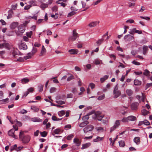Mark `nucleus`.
<instances>
[{
	"mask_svg": "<svg viewBox=\"0 0 152 152\" xmlns=\"http://www.w3.org/2000/svg\"><path fill=\"white\" fill-rule=\"evenodd\" d=\"M24 134L23 132L22 131H20L19 137L20 139L22 140L23 143H27L30 141V137L28 135L23 136Z\"/></svg>",
	"mask_w": 152,
	"mask_h": 152,
	"instance_id": "f257e3e1",
	"label": "nucleus"
},
{
	"mask_svg": "<svg viewBox=\"0 0 152 152\" xmlns=\"http://www.w3.org/2000/svg\"><path fill=\"white\" fill-rule=\"evenodd\" d=\"M137 119L136 117L133 115H130L127 117H124L121 119L123 123H128L129 121H134Z\"/></svg>",
	"mask_w": 152,
	"mask_h": 152,
	"instance_id": "f03ea898",
	"label": "nucleus"
},
{
	"mask_svg": "<svg viewBox=\"0 0 152 152\" xmlns=\"http://www.w3.org/2000/svg\"><path fill=\"white\" fill-rule=\"evenodd\" d=\"M104 117V115H101V113L100 111L95 112L92 116L93 118L97 119L99 121H101Z\"/></svg>",
	"mask_w": 152,
	"mask_h": 152,
	"instance_id": "7ed1b4c3",
	"label": "nucleus"
},
{
	"mask_svg": "<svg viewBox=\"0 0 152 152\" xmlns=\"http://www.w3.org/2000/svg\"><path fill=\"white\" fill-rule=\"evenodd\" d=\"M28 23V22L26 21V22L23 24V25H20L18 27V30L19 33H16V34L17 35H20V34L23 33L25 31V26L27 23Z\"/></svg>",
	"mask_w": 152,
	"mask_h": 152,
	"instance_id": "20e7f679",
	"label": "nucleus"
},
{
	"mask_svg": "<svg viewBox=\"0 0 152 152\" xmlns=\"http://www.w3.org/2000/svg\"><path fill=\"white\" fill-rule=\"evenodd\" d=\"M114 98H116L118 97L121 94V92L120 91L118 90V87L116 86L115 88L113 91Z\"/></svg>",
	"mask_w": 152,
	"mask_h": 152,
	"instance_id": "39448f33",
	"label": "nucleus"
},
{
	"mask_svg": "<svg viewBox=\"0 0 152 152\" xmlns=\"http://www.w3.org/2000/svg\"><path fill=\"white\" fill-rule=\"evenodd\" d=\"M94 127L92 125H88L86 126L83 129L84 133H87L89 131H92L94 129Z\"/></svg>",
	"mask_w": 152,
	"mask_h": 152,
	"instance_id": "423d86ee",
	"label": "nucleus"
},
{
	"mask_svg": "<svg viewBox=\"0 0 152 152\" xmlns=\"http://www.w3.org/2000/svg\"><path fill=\"white\" fill-rule=\"evenodd\" d=\"M139 104L137 102H134L132 104L131 108L133 110H136L138 109Z\"/></svg>",
	"mask_w": 152,
	"mask_h": 152,
	"instance_id": "0eeeda50",
	"label": "nucleus"
},
{
	"mask_svg": "<svg viewBox=\"0 0 152 152\" xmlns=\"http://www.w3.org/2000/svg\"><path fill=\"white\" fill-rule=\"evenodd\" d=\"M15 130L14 129H12L9 130L8 132V134L12 137L16 138V136L14 134Z\"/></svg>",
	"mask_w": 152,
	"mask_h": 152,
	"instance_id": "6e6552de",
	"label": "nucleus"
},
{
	"mask_svg": "<svg viewBox=\"0 0 152 152\" xmlns=\"http://www.w3.org/2000/svg\"><path fill=\"white\" fill-rule=\"evenodd\" d=\"M4 47H5V48L9 50L13 49V48L12 46L10 45L8 43H4Z\"/></svg>",
	"mask_w": 152,
	"mask_h": 152,
	"instance_id": "1a4fd4ad",
	"label": "nucleus"
},
{
	"mask_svg": "<svg viewBox=\"0 0 152 152\" xmlns=\"http://www.w3.org/2000/svg\"><path fill=\"white\" fill-rule=\"evenodd\" d=\"M124 38L126 40L130 41L133 39L134 37L130 34H128L125 35Z\"/></svg>",
	"mask_w": 152,
	"mask_h": 152,
	"instance_id": "9d476101",
	"label": "nucleus"
},
{
	"mask_svg": "<svg viewBox=\"0 0 152 152\" xmlns=\"http://www.w3.org/2000/svg\"><path fill=\"white\" fill-rule=\"evenodd\" d=\"M94 113V112L93 111L89 113L88 114L83 117L82 120L83 121H86L88 120L89 118V115H92Z\"/></svg>",
	"mask_w": 152,
	"mask_h": 152,
	"instance_id": "9b49d317",
	"label": "nucleus"
},
{
	"mask_svg": "<svg viewBox=\"0 0 152 152\" xmlns=\"http://www.w3.org/2000/svg\"><path fill=\"white\" fill-rule=\"evenodd\" d=\"M68 52L71 55L76 54L78 53L79 51L77 49H72L69 50H68Z\"/></svg>",
	"mask_w": 152,
	"mask_h": 152,
	"instance_id": "f8f14e48",
	"label": "nucleus"
},
{
	"mask_svg": "<svg viewBox=\"0 0 152 152\" xmlns=\"http://www.w3.org/2000/svg\"><path fill=\"white\" fill-rule=\"evenodd\" d=\"M81 4L82 6V8L84 9L83 11L86 10L89 8V7L86 4V3L83 1H81Z\"/></svg>",
	"mask_w": 152,
	"mask_h": 152,
	"instance_id": "ddd939ff",
	"label": "nucleus"
},
{
	"mask_svg": "<svg viewBox=\"0 0 152 152\" xmlns=\"http://www.w3.org/2000/svg\"><path fill=\"white\" fill-rule=\"evenodd\" d=\"M99 21H96L94 22H93L90 23L88 25V26H89L90 27H95L97 25H98L99 24Z\"/></svg>",
	"mask_w": 152,
	"mask_h": 152,
	"instance_id": "4468645a",
	"label": "nucleus"
},
{
	"mask_svg": "<svg viewBox=\"0 0 152 152\" xmlns=\"http://www.w3.org/2000/svg\"><path fill=\"white\" fill-rule=\"evenodd\" d=\"M19 48L20 49L26 50L27 48V46L25 43H22L19 45Z\"/></svg>",
	"mask_w": 152,
	"mask_h": 152,
	"instance_id": "2eb2a0df",
	"label": "nucleus"
},
{
	"mask_svg": "<svg viewBox=\"0 0 152 152\" xmlns=\"http://www.w3.org/2000/svg\"><path fill=\"white\" fill-rule=\"evenodd\" d=\"M73 142L77 146H78L80 145L81 142L78 138H75L73 140Z\"/></svg>",
	"mask_w": 152,
	"mask_h": 152,
	"instance_id": "dca6fc26",
	"label": "nucleus"
},
{
	"mask_svg": "<svg viewBox=\"0 0 152 152\" xmlns=\"http://www.w3.org/2000/svg\"><path fill=\"white\" fill-rule=\"evenodd\" d=\"M31 120L34 122H41L42 121V119L38 117H34L32 118Z\"/></svg>",
	"mask_w": 152,
	"mask_h": 152,
	"instance_id": "f3484780",
	"label": "nucleus"
},
{
	"mask_svg": "<svg viewBox=\"0 0 152 152\" xmlns=\"http://www.w3.org/2000/svg\"><path fill=\"white\" fill-rule=\"evenodd\" d=\"M18 23L17 22H14L12 23L10 25V27L12 29H14L17 27Z\"/></svg>",
	"mask_w": 152,
	"mask_h": 152,
	"instance_id": "a211bd4d",
	"label": "nucleus"
},
{
	"mask_svg": "<svg viewBox=\"0 0 152 152\" xmlns=\"http://www.w3.org/2000/svg\"><path fill=\"white\" fill-rule=\"evenodd\" d=\"M91 143L90 142H88L85 144H83L82 145L81 149H83L89 147L91 145Z\"/></svg>",
	"mask_w": 152,
	"mask_h": 152,
	"instance_id": "6ab92c4d",
	"label": "nucleus"
},
{
	"mask_svg": "<svg viewBox=\"0 0 152 152\" xmlns=\"http://www.w3.org/2000/svg\"><path fill=\"white\" fill-rule=\"evenodd\" d=\"M134 141L137 145H138L140 143V138L139 137H135L134 139Z\"/></svg>",
	"mask_w": 152,
	"mask_h": 152,
	"instance_id": "aec40b11",
	"label": "nucleus"
},
{
	"mask_svg": "<svg viewBox=\"0 0 152 152\" xmlns=\"http://www.w3.org/2000/svg\"><path fill=\"white\" fill-rule=\"evenodd\" d=\"M148 50V47L147 46L144 45L143 47V53L144 55H145Z\"/></svg>",
	"mask_w": 152,
	"mask_h": 152,
	"instance_id": "412c9836",
	"label": "nucleus"
},
{
	"mask_svg": "<svg viewBox=\"0 0 152 152\" xmlns=\"http://www.w3.org/2000/svg\"><path fill=\"white\" fill-rule=\"evenodd\" d=\"M10 122L12 124H16L17 126H22V124L21 122H20L18 121L17 120H15V121L14 122H12L11 121H10Z\"/></svg>",
	"mask_w": 152,
	"mask_h": 152,
	"instance_id": "4be33fe9",
	"label": "nucleus"
},
{
	"mask_svg": "<svg viewBox=\"0 0 152 152\" xmlns=\"http://www.w3.org/2000/svg\"><path fill=\"white\" fill-rule=\"evenodd\" d=\"M62 132L61 131V130L59 128H58L55 129L53 132L56 134H59L61 133H62Z\"/></svg>",
	"mask_w": 152,
	"mask_h": 152,
	"instance_id": "5701e85b",
	"label": "nucleus"
},
{
	"mask_svg": "<svg viewBox=\"0 0 152 152\" xmlns=\"http://www.w3.org/2000/svg\"><path fill=\"white\" fill-rule=\"evenodd\" d=\"M89 122L88 121H84L81 123L79 125V126L82 127L85 126L86 125L88 124Z\"/></svg>",
	"mask_w": 152,
	"mask_h": 152,
	"instance_id": "b1692460",
	"label": "nucleus"
},
{
	"mask_svg": "<svg viewBox=\"0 0 152 152\" xmlns=\"http://www.w3.org/2000/svg\"><path fill=\"white\" fill-rule=\"evenodd\" d=\"M32 56H33L31 54V53H29L27 54L26 56L24 57V59L25 60L30 59L31 58Z\"/></svg>",
	"mask_w": 152,
	"mask_h": 152,
	"instance_id": "393cba45",
	"label": "nucleus"
},
{
	"mask_svg": "<svg viewBox=\"0 0 152 152\" xmlns=\"http://www.w3.org/2000/svg\"><path fill=\"white\" fill-rule=\"evenodd\" d=\"M126 94L129 96H131L133 93V91L131 89H128L126 90Z\"/></svg>",
	"mask_w": 152,
	"mask_h": 152,
	"instance_id": "a878e982",
	"label": "nucleus"
},
{
	"mask_svg": "<svg viewBox=\"0 0 152 152\" xmlns=\"http://www.w3.org/2000/svg\"><path fill=\"white\" fill-rule=\"evenodd\" d=\"M48 5L47 3H42L40 7L42 10H44L45 8L48 7Z\"/></svg>",
	"mask_w": 152,
	"mask_h": 152,
	"instance_id": "bb28decb",
	"label": "nucleus"
},
{
	"mask_svg": "<svg viewBox=\"0 0 152 152\" xmlns=\"http://www.w3.org/2000/svg\"><path fill=\"white\" fill-rule=\"evenodd\" d=\"M109 76L108 75H105L103 77H102L100 78V82L101 83H102L104 82L105 80H107Z\"/></svg>",
	"mask_w": 152,
	"mask_h": 152,
	"instance_id": "cd10ccee",
	"label": "nucleus"
},
{
	"mask_svg": "<svg viewBox=\"0 0 152 152\" xmlns=\"http://www.w3.org/2000/svg\"><path fill=\"white\" fill-rule=\"evenodd\" d=\"M121 121L119 120H116L115 123L114 125L117 128L120 125Z\"/></svg>",
	"mask_w": 152,
	"mask_h": 152,
	"instance_id": "c85d7f7f",
	"label": "nucleus"
},
{
	"mask_svg": "<svg viewBox=\"0 0 152 152\" xmlns=\"http://www.w3.org/2000/svg\"><path fill=\"white\" fill-rule=\"evenodd\" d=\"M151 72H149L147 69H145V70L144 72L143 73V74L146 76H148V77L149 76H150L151 75Z\"/></svg>",
	"mask_w": 152,
	"mask_h": 152,
	"instance_id": "c756f323",
	"label": "nucleus"
},
{
	"mask_svg": "<svg viewBox=\"0 0 152 152\" xmlns=\"http://www.w3.org/2000/svg\"><path fill=\"white\" fill-rule=\"evenodd\" d=\"M37 51V48L33 47V49L31 50V54L33 56L35 54Z\"/></svg>",
	"mask_w": 152,
	"mask_h": 152,
	"instance_id": "7c9ffc66",
	"label": "nucleus"
},
{
	"mask_svg": "<svg viewBox=\"0 0 152 152\" xmlns=\"http://www.w3.org/2000/svg\"><path fill=\"white\" fill-rule=\"evenodd\" d=\"M103 139V137H98L96 139H94L93 140V141L94 142H97L100 141L102 140Z\"/></svg>",
	"mask_w": 152,
	"mask_h": 152,
	"instance_id": "2f4dec72",
	"label": "nucleus"
},
{
	"mask_svg": "<svg viewBox=\"0 0 152 152\" xmlns=\"http://www.w3.org/2000/svg\"><path fill=\"white\" fill-rule=\"evenodd\" d=\"M31 108L35 112H37L39 110V109L36 106H31Z\"/></svg>",
	"mask_w": 152,
	"mask_h": 152,
	"instance_id": "473e14b6",
	"label": "nucleus"
},
{
	"mask_svg": "<svg viewBox=\"0 0 152 152\" xmlns=\"http://www.w3.org/2000/svg\"><path fill=\"white\" fill-rule=\"evenodd\" d=\"M29 3L31 5H32L33 6L37 5V2L35 0L30 1Z\"/></svg>",
	"mask_w": 152,
	"mask_h": 152,
	"instance_id": "72a5a7b5",
	"label": "nucleus"
},
{
	"mask_svg": "<svg viewBox=\"0 0 152 152\" xmlns=\"http://www.w3.org/2000/svg\"><path fill=\"white\" fill-rule=\"evenodd\" d=\"M141 83V82L138 80H135L134 81V84L135 85H139Z\"/></svg>",
	"mask_w": 152,
	"mask_h": 152,
	"instance_id": "f704fd0d",
	"label": "nucleus"
},
{
	"mask_svg": "<svg viewBox=\"0 0 152 152\" xmlns=\"http://www.w3.org/2000/svg\"><path fill=\"white\" fill-rule=\"evenodd\" d=\"M65 114V111L64 110H61L58 112V114L60 117H61L63 116Z\"/></svg>",
	"mask_w": 152,
	"mask_h": 152,
	"instance_id": "c9c22d12",
	"label": "nucleus"
},
{
	"mask_svg": "<svg viewBox=\"0 0 152 152\" xmlns=\"http://www.w3.org/2000/svg\"><path fill=\"white\" fill-rule=\"evenodd\" d=\"M120 146L123 147L125 146V142L123 140H121L118 142Z\"/></svg>",
	"mask_w": 152,
	"mask_h": 152,
	"instance_id": "e433bc0d",
	"label": "nucleus"
},
{
	"mask_svg": "<svg viewBox=\"0 0 152 152\" xmlns=\"http://www.w3.org/2000/svg\"><path fill=\"white\" fill-rule=\"evenodd\" d=\"M40 133L42 137H45L47 136L48 132L46 131H44L40 132Z\"/></svg>",
	"mask_w": 152,
	"mask_h": 152,
	"instance_id": "4c0bfd02",
	"label": "nucleus"
},
{
	"mask_svg": "<svg viewBox=\"0 0 152 152\" xmlns=\"http://www.w3.org/2000/svg\"><path fill=\"white\" fill-rule=\"evenodd\" d=\"M46 52V50L45 49H42V50L41 51V53L39 56H42L45 54V53Z\"/></svg>",
	"mask_w": 152,
	"mask_h": 152,
	"instance_id": "58836bf2",
	"label": "nucleus"
},
{
	"mask_svg": "<svg viewBox=\"0 0 152 152\" xmlns=\"http://www.w3.org/2000/svg\"><path fill=\"white\" fill-rule=\"evenodd\" d=\"M52 119L53 121H58L61 120L62 119V118H57L56 116H53L52 117Z\"/></svg>",
	"mask_w": 152,
	"mask_h": 152,
	"instance_id": "ea45409f",
	"label": "nucleus"
},
{
	"mask_svg": "<svg viewBox=\"0 0 152 152\" xmlns=\"http://www.w3.org/2000/svg\"><path fill=\"white\" fill-rule=\"evenodd\" d=\"M9 100V99L8 98H6V99H3L2 100H0V103H6L8 102Z\"/></svg>",
	"mask_w": 152,
	"mask_h": 152,
	"instance_id": "a19ab883",
	"label": "nucleus"
},
{
	"mask_svg": "<svg viewBox=\"0 0 152 152\" xmlns=\"http://www.w3.org/2000/svg\"><path fill=\"white\" fill-rule=\"evenodd\" d=\"M29 79L26 78H24L22 79L21 82L23 83H26L28 82L29 81Z\"/></svg>",
	"mask_w": 152,
	"mask_h": 152,
	"instance_id": "79ce46f5",
	"label": "nucleus"
},
{
	"mask_svg": "<svg viewBox=\"0 0 152 152\" xmlns=\"http://www.w3.org/2000/svg\"><path fill=\"white\" fill-rule=\"evenodd\" d=\"M73 36L77 38L78 37V34L76 32V30L74 29L73 31Z\"/></svg>",
	"mask_w": 152,
	"mask_h": 152,
	"instance_id": "37998d69",
	"label": "nucleus"
},
{
	"mask_svg": "<svg viewBox=\"0 0 152 152\" xmlns=\"http://www.w3.org/2000/svg\"><path fill=\"white\" fill-rule=\"evenodd\" d=\"M33 32L32 31H30L29 32L26 33V35L28 37L31 38V35L32 34Z\"/></svg>",
	"mask_w": 152,
	"mask_h": 152,
	"instance_id": "c03bdc74",
	"label": "nucleus"
},
{
	"mask_svg": "<svg viewBox=\"0 0 152 152\" xmlns=\"http://www.w3.org/2000/svg\"><path fill=\"white\" fill-rule=\"evenodd\" d=\"M142 113L143 115H145L148 114V112L145 110H143L142 111Z\"/></svg>",
	"mask_w": 152,
	"mask_h": 152,
	"instance_id": "a18cd8bd",
	"label": "nucleus"
},
{
	"mask_svg": "<svg viewBox=\"0 0 152 152\" xmlns=\"http://www.w3.org/2000/svg\"><path fill=\"white\" fill-rule=\"evenodd\" d=\"M74 135L73 134H70L68 136L66 139L68 140H70L74 137Z\"/></svg>",
	"mask_w": 152,
	"mask_h": 152,
	"instance_id": "49530a36",
	"label": "nucleus"
},
{
	"mask_svg": "<svg viewBox=\"0 0 152 152\" xmlns=\"http://www.w3.org/2000/svg\"><path fill=\"white\" fill-rule=\"evenodd\" d=\"M136 29L135 28H133L129 32V33L131 34H134L135 33Z\"/></svg>",
	"mask_w": 152,
	"mask_h": 152,
	"instance_id": "de8ad7c7",
	"label": "nucleus"
},
{
	"mask_svg": "<svg viewBox=\"0 0 152 152\" xmlns=\"http://www.w3.org/2000/svg\"><path fill=\"white\" fill-rule=\"evenodd\" d=\"M104 98V94H103L100 96H99L98 98V99L100 100H102V99H103Z\"/></svg>",
	"mask_w": 152,
	"mask_h": 152,
	"instance_id": "09e8293b",
	"label": "nucleus"
},
{
	"mask_svg": "<svg viewBox=\"0 0 152 152\" xmlns=\"http://www.w3.org/2000/svg\"><path fill=\"white\" fill-rule=\"evenodd\" d=\"M76 13V12H74V11H72L70 13H69L68 15V17H70L71 16L75 14Z\"/></svg>",
	"mask_w": 152,
	"mask_h": 152,
	"instance_id": "8fccbe9b",
	"label": "nucleus"
},
{
	"mask_svg": "<svg viewBox=\"0 0 152 152\" xmlns=\"http://www.w3.org/2000/svg\"><path fill=\"white\" fill-rule=\"evenodd\" d=\"M77 38H76V37H74L72 35L69 38V39L70 41H74Z\"/></svg>",
	"mask_w": 152,
	"mask_h": 152,
	"instance_id": "3c124183",
	"label": "nucleus"
},
{
	"mask_svg": "<svg viewBox=\"0 0 152 152\" xmlns=\"http://www.w3.org/2000/svg\"><path fill=\"white\" fill-rule=\"evenodd\" d=\"M56 88L55 87H52L50 90V92L51 93H53L56 91Z\"/></svg>",
	"mask_w": 152,
	"mask_h": 152,
	"instance_id": "603ef678",
	"label": "nucleus"
},
{
	"mask_svg": "<svg viewBox=\"0 0 152 152\" xmlns=\"http://www.w3.org/2000/svg\"><path fill=\"white\" fill-rule=\"evenodd\" d=\"M95 86V85L93 83H90L89 86V87H90L92 89L94 88Z\"/></svg>",
	"mask_w": 152,
	"mask_h": 152,
	"instance_id": "864d4df0",
	"label": "nucleus"
},
{
	"mask_svg": "<svg viewBox=\"0 0 152 152\" xmlns=\"http://www.w3.org/2000/svg\"><path fill=\"white\" fill-rule=\"evenodd\" d=\"M74 76L73 75H71L70 77H68L67 79V80L68 81H70V80L74 79Z\"/></svg>",
	"mask_w": 152,
	"mask_h": 152,
	"instance_id": "5fc2aeb1",
	"label": "nucleus"
},
{
	"mask_svg": "<svg viewBox=\"0 0 152 152\" xmlns=\"http://www.w3.org/2000/svg\"><path fill=\"white\" fill-rule=\"evenodd\" d=\"M152 86V83H147L145 86V89H147L149 87Z\"/></svg>",
	"mask_w": 152,
	"mask_h": 152,
	"instance_id": "6e6d98bb",
	"label": "nucleus"
},
{
	"mask_svg": "<svg viewBox=\"0 0 152 152\" xmlns=\"http://www.w3.org/2000/svg\"><path fill=\"white\" fill-rule=\"evenodd\" d=\"M71 9L72 11H74V12L77 11L78 10V9L75 7V6H72L71 7Z\"/></svg>",
	"mask_w": 152,
	"mask_h": 152,
	"instance_id": "4d7b16f0",
	"label": "nucleus"
},
{
	"mask_svg": "<svg viewBox=\"0 0 152 152\" xmlns=\"http://www.w3.org/2000/svg\"><path fill=\"white\" fill-rule=\"evenodd\" d=\"M132 63L133 64L136 65H140V62H137L135 60H134L132 62Z\"/></svg>",
	"mask_w": 152,
	"mask_h": 152,
	"instance_id": "13d9d810",
	"label": "nucleus"
},
{
	"mask_svg": "<svg viewBox=\"0 0 152 152\" xmlns=\"http://www.w3.org/2000/svg\"><path fill=\"white\" fill-rule=\"evenodd\" d=\"M103 41V39H99L98 41L96 43L99 45H100Z\"/></svg>",
	"mask_w": 152,
	"mask_h": 152,
	"instance_id": "bf43d9fd",
	"label": "nucleus"
},
{
	"mask_svg": "<svg viewBox=\"0 0 152 152\" xmlns=\"http://www.w3.org/2000/svg\"><path fill=\"white\" fill-rule=\"evenodd\" d=\"M143 121V124L146 125H149L150 124V122L147 120H145Z\"/></svg>",
	"mask_w": 152,
	"mask_h": 152,
	"instance_id": "052dcab7",
	"label": "nucleus"
},
{
	"mask_svg": "<svg viewBox=\"0 0 152 152\" xmlns=\"http://www.w3.org/2000/svg\"><path fill=\"white\" fill-rule=\"evenodd\" d=\"M17 145L16 144L12 146L10 149V150L11 151H12L15 149L16 150V148H17Z\"/></svg>",
	"mask_w": 152,
	"mask_h": 152,
	"instance_id": "680f3d73",
	"label": "nucleus"
},
{
	"mask_svg": "<svg viewBox=\"0 0 152 152\" xmlns=\"http://www.w3.org/2000/svg\"><path fill=\"white\" fill-rule=\"evenodd\" d=\"M140 18L142 19H145L147 20H150V18L148 17H144L143 16H140Z\"/></svg>",
	"mask_w": 152,
	"mask_h": 152,
	"instance_id": "e2e57ef3",
	"label": "nucleus"
},
{
	"mask_svg": "<svg viewBox=\"0 0 152 152\" xmlns=\"http://www.w3.org/2000/svg\"><path fill=\"white\" fill-rule=\"evenodd\" d=\"M117 128V127H116L115 125H114L112 127L110 128V132H112L114 130H115Z\"/></svg>",
	"mask_w": 152,
	"mask_h": 152,
	"instance_id": "0e129e2a",
	"label": "nucleus"
},
{
	"mask_svg": "<svg viewBox=\"0 0 152 152\" xmlns=\"http://www.w3.org/2000/svg\"><path fill=\"white\" fill-rule=\"evenodd\" d=\"M129 150L130 151H136V149L133 147H131L129 148Z\"/></svg>",
	"mask_w": 152,
	"mask_h": 152,
	"instance_id": "69168bd1",
	"label": "nucleus"
},
{
	"mask_svg": "<svg viewBox=\"0 0 152 152\" xmlns=\"http://www.w3.org/2000/svg\"><path fill=\"white\" fill-rule=\"evenodd\" d=\"M39 91L40 92L42 91L43 90V86L42 85H40L39 86Z\"/></svg>",
	"mask_w": 152,
	"mask_h": 152,
	"instance_id": "338daca9",
	"label": "nucleus"
},
{
	"mask_svg": "<svg viewBox=\"0 0 152 152\" xmlns=\"http://www.w3.org/2000/svg\"><path fill=\"white\" fill-rule=\"evenodd\" d=\"M126 22L127 23H132L134 22V21L132 19H129L127 20L126 21Z\"/></svg>",
	"mask_w": 152,
	"mask_h": 152,
	"instance_id": "774afa93",
	"label": "nucleus"
}]
</instances>
